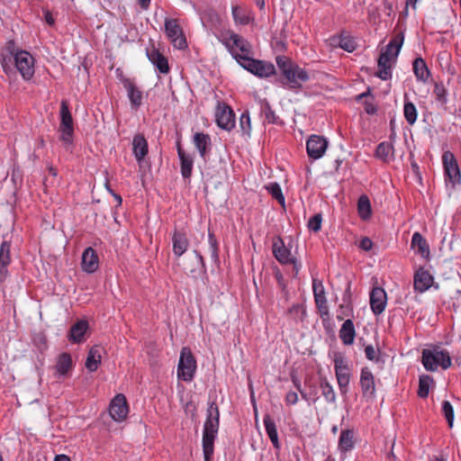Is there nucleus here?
Returning a JSON list of instances; mask_svg holds the SVG:
<instances>
[{
	"instance_id": "1",
	"label": "nucleus",
	"mask_w": 461,
	"mask_h": 461,
	"mask_svg": "<svg viewBox=\"0 0 461 461\" xmlns=\"http://www.w3.org/2000/svg\"><path fill=\"white\" fill-rule=\"evenodd\" d=\"M14 61L15 68L24 80H30L34 75V59L26 50H19L13 41L7 42L2 67L6 74L12 71L10 64Z\"/></svg>"
},
{
	"instance_id": "2",
	"label": "nucleus",
	"mask_w": 461,
	"mask_h": 461,
	"mask_svg": "<svg viewBox=\"0 0 461 461\" xmlns=\"http://www.w3.org/2000/svg\"><path fill=\"white\" fill-rule=\"evenodd\" d=\"M403 40L404 36L402 32L397 34L390 41L386 49L381 51L377 60L378 69L375 73L376 77L384 81L391 79L392 62L398 57L403 44Z\"/></svg>"
},
{
	"instance_id": "3",
	"label": "nucleus",
	"mask_w": 461,
	"mask_h": 461,
	"mask_svg": "<svg viewBox=\"0 0 461 461\" xmlns=\"http://www.w3.org/2000/svg\"><path fill=\"white\" fill-rule=\"evenodd\" d=\"M219 409L214 402H211L207 409V418L203 431V451L204 461H210L213 454L214 439L219 429Z\"/></svg>"
},
{
	"instance_id": "4",
	"label": "nucleus",
	"mask_w": 461,
	"mask_h": 461,
	"mask_svg": "<svg viewBox=\"0 0 461 461\" xmlns=\"http://www.w3.org/2000/svg\"><path fill=\"white\" fill-rule=\"evenodd\" d=\"M276 64L289 88H299L309 79L308 73L285 57H277Z\"/></svg>"
},
{
	"instance_id": "5",
	"label": "nucleus",
	"mask_w": 461,
	"mask_h": 461,
	"mask_svg": "<svg viewBox=\"0 0 461 461\" xmlns=\"http://www.w3.org/2000/svg\"><path fill=\"white\" fill-rule=\"evenodd\" d=\"M421 362L424 368L429 372H435L438 367L446 370L451 366L452 361L449 352L439 346L422 350Z\"/></svg>"
},
{
	"instance_id": "6",
	"label": "nucleus",
	"mask_w": 461,
	"mask_h": 461,
	"mask_svg": "<svg viewBox=\"0 0 461 461\" xmlns=\"http://www.w3.org/2000/svg\"><path fill=\"white\" fill-rule=\"evenodd\" d=\"M222 43L239 65L242 62L243 59L253 56L250 43L242 36L233 32H228L223 36Z\"/></svg>"
},
{
	"instance_id": "7",
	"label": "nucleus",
	"mask_w": 461,
	"mask_h": 461,
	"mask_svg": "<svg viewBox=\"0 0 461 461\" xmlns=\"http://www.w3.org/2000/svg\"><path fill=\"white\" fill-rule=\"evenodd\" d=\"M196 360L187 347H184L180 351L179 361L177 365V377L185 382H191L196 371Z\"/></svg>"
},
{
	"instance_id": "8",
	"label": "nucleus",
	"mask_w": 461,
	"mask_h": 461,
	"mask_svg": "<svg viewBox=\"0 0 461 461\" xmlns=\"http://www.w3.org/2000/svg\"><path fill=\"white\" fill-rule=\"evenodd\" d=\"M442 165L446 185L455 187L461 183V172L455 155L447 150L442 155Z\"/></svg>"
},
{
	"instance_id": "9",
	"label": "nucleus",
	"mask_w": 461,
	"mask_h": 461,
	"mask_svg": "<svg viewBox=\"0 0 461 461\" xmlns=\"http://www.w3.org/2000/svg\"><path fill=\"white\" fill-rule=\"evenodd\" d=\"M165 32L174 48L184 50L187 47L185 36L177 19H165Z\"/></svg>"
},
{
	"instance_id": "10",
	"label": "nucleus",
	"mask_w": 461,
	"mask_h": 461,
	"mask_svg": "<svg viewBox=\"0 0 461 461\" xmlns=\"http://www.w3.org/2000/svg\"><path fill=\"white\" fill-rule=\"evenodd\" d=\"M240 66L258 77H269L276 73L275 66L272 63L255 59L252 56L243 59Z\"/></svg>"
},
{
	"instance_id": "11",
	"label": "nucleus",
	"mask_w": 461,
	"mask_h": 461,
	"mask_svg": "<svg viewBox=\"0 0 461 461\" xmlns=\"http://www.w3.org/2000/svg\"><path fill=\"white\" fill-rule=\"evenodd\" d=\"M59 131L60 132L61 140L67 144H71L73 141L74 123L68 103L65 100L60 104V123Z\"/></svg>"
},
{
	"instance_id": "12",
	"label": "nucleus",
	"mask_w": 461,
	"mask_h": 461,
	"mask_svg": "<svg viewBox=\"0 0 461 461\" xmlns=\"http://www.w3.org/2000/svg\"><path fill=\"white\" fill-rule=\"evenodd\" d=\"M334 369L340 392L341 393H346L350 382V372L346 359L342 357H336L334 359Z\"/></svg>"
},
{
	"instance_id": "13",
	"label": "nucleus",
	"mask_w": 461,
	"mask_h": 461,
	"mask_svg": "<svg viewBox=\"0 0 461 461\" xmlns=\"http://www.w3.org/2000/svg\"><path fill=\"white\" fill-rule=\"evenodd\" d=\"M129 413V408L126 398L123 394L118 393L111 401L109 405V414L111 418L117 422L123 421Z\"/></svg>"
},
{
	"instance_id": "14",
	"label": "nucleus",
	"mask_w": 461,
	"mask_h": 461,
	"mask_svg": "<svg viewBox=\"0 0 461 461\" xmlns=\"http://www.w3.org/2000/svg\"><path fill=\"white\" fill-rule=\"evenodd\" d=\"M217 125L230 131L235 125V114L231 108L224 104H219L215 113Z\"/></svg>"
},
{
	"instance_id": "15",
	"label": "nucleus",
	"mask_w": 461,
	"mask_h": 461,
	"mask_svg": "<svg viewBox=\"0 0 461 461\" xmlns=\"http://www.w3.org/2000/svg\"><path fill=\"white\" fill-rule=\"evenodd\" d=\"M370 307L375 315H380L386 307L387 294L384 288L375 286L369 294Z\"/></svg>"
},
{
	"instance_id": "16",
	"label": "nucleus",
	"mask_w": 461,
	"mask_h": 461,
	"mask_svg": "<svg viewBox=\"0 0 461 461\" xmlns=\"http://www.w3.org/2000/svg\"><path fill=\"white\" fill-rule=\"evenodd\" d=\"M434 282L432 275L423 267H420L413 276V288L415 292L422 294L428 291Z\"/></svg>"
},
{
	"instance_id": "17",
	"label": "nucleus",
	"mask_w": 461,
	"mask_h": 461,
	"mask_svg": "<svg viewBox=\"0 0 461 461\" xmlns=\"http://www.w3.org/2000/svg\"><path fill=\"white\" fill-rule=\"evenodd\" d=\"M81 267L87 274H93L98 269L99 258L93 248L88 247L84 250L81 258Z\"/></svg>"
},
{
	"instance_id": "18",
	"label": "nucleus",
	"mask_w": 461,
	"mask_h": 461,
	"mask_svg": "<svg viewBox=\"0 0 461 461\" xmlns=\"http://www.w3.org/2000/svg\"><path fill=\"white\" fill-rule=\"evenodd\" d=\"M177 156L180 160V172L185 179H189L192 176L194 167V158L191 154L186 153L181 145L177 144Z\"/></svg>"
},
{
	"instance_id": "19",
	"label": "nucleus",
	"mask_w": 461,
	"mask_h": 461,
	"mask_svg": "<svg viewBox=\"0 0 461 461\" xmlns=\"http://www.w3.org/2000/svg\"><path fill=\"white\" fill-rule=\"evenodd\" d=\"M360 386L364 396H375V378L368 367H364L360 375Z\"/></svg>"
},
{
	"instance_id": "20",
	"label": "nucleus",
	"mask_w": 461,
	"mask_h": 461,
	"mask_svg": "<svg viewBox=\"0 0 461 461\" xmlns=\"http://www.w3.org/2000/svg\"><path fill=\"white\" fill-rule=\"evenodd\" d=\"M273 253L276 260L281 264H294L295 262L291 251L285 248L281 239H277L274 241Z\"/></svg>"
},
{
	"instance_id": "21",
	"label": "nucleus",
	"mask_w": 461,
	"mask_h": 461,
	"mask_svg": "<svg viewBox=\"0 0 461 461\" xmlns=\"http://www.w3.org/2000/svg\"><path fill=\"white\" fill-rule=\"evenodd\" d=\"M123 86L127 91L131 107L138 109L142 104V91L130 79L124 80Z\"/></svg>"
},
{
	"instance_id": "22",
	"label": "nucleus",
	"mask_w": 461,
	"mask_h": 461,
	"mask_svg": "<svg viewBox=\"0 0 461 461\" xmlns=\"http://www.w3.org/2000/svg\"><path fill=\"white\" fill-rule=\"evenodd\" d=\"M11 263V242L4 240L0 245V281L7 276V266Z\"/></svg>"
},
{
	"instance_id": "23",
	"label": "nucleus",
	"mask_w": 461,
	"mask_h": 461,
	"mask_svg": "<svg viewBox=\"0 0 461 461\" xmlns=\"http://www.w3.org/2000/svg\"><path fill=\"white\" fill-rule=\"evenodd\" d=\"M147 57L149 60L162 73L167 74L169 71L168 62L166 57L160 53L157 49L152 48L147 50Z\"/></svg>"
},
{
	"instance_id": "24",
	"label": "nucleus",
	"mask_w": 461,
	"mask_h": 461,
	"mask_svg": "<svg viewBox=\"0 0 461 461\" xmlns=\"http://www.w3.org/2000/svg\"><path fill=\"white\" fill-rule=\"evenodd\" d=\"M172 247L174 255L181 257L188 249L189 241L185 232L175 230L172 235Z\"/></svg>"
},
{
	"instance_id": "25",
	"label": "nucleus",
	"mask_w": 461,
	"mask_h": 461,
	"mask_svg": "<svg viewBox=\"0 0 461 461\" xmlns=\"http://www.w3.org/2000/svg\"><path fill=\"white\" fill-rule=\"evenodd\" d=\"M411 247L421 258H429L430 255L429 246L426 239L420 232L416 231L412 234Z\"/></svg>"
},
{
	"instance_id": "26",
	"label": "nucleus",
	"mask_w": 461,
	"mask_h": 461,
	"mask_svg": "<svg viewBox=\"0 0 461 461\" xmlns=\"http://www.w3.org/2000/svg\"><path fill=\"white\" fill-rule=\"evenodd\" d=\"M148 151V142L144 136L141 134L135 135L132 140V152L138 163L142 162Z\"/></svg>"
},
{
	"instance_id": "27",
	"label": "nucleus",
	"mask_w": 461,
	"mask_h": 461,
	"mask_svg": "<svg viewBox=\"0 0 461 461\" xmlns=\"http://www.w3.org/2000/svg\"><path fill=\"white\" fill-rule=\"evenodd\" d=\"M355 337L356 330L354 323L350 319H348L343 322L339 330V339L344 345L350 346L354 343Z\"/></svg>"
},
{
	"instance_id": "28",
	"label": "nucleus",
	"mask_w": 461,
	"mask_h": 461,
	"mask_svg": "<svg viewBox=\"0 0 461 461\" xmlns=\"http://www.w3.org/2000/svg\"><path fill=\"white\" fill-rule=\"evenodd\" d=\"M194 144L202 158H205L211 147V138L208 134L197 132L194 135Z\"/></svg>"
},
{
	"instance_id": "29",
	"label": "nucleus",
	"mask_w": 461,
	"mask_h": 461,
	"mask_svg": "<svg viewBox=\"0 0 461 461\" xmlns=\"http://www.w3.org/2000/svg\"><path fill=\"white\" fill-rule=\"evenodd\" d=\"M413 73L418 81L422 83H426L430 76V71L428 68V66L425 60L419 57L416 58L412 62Z\"/></svg>"
},
{
	"instance_id": "30",
	"label": "nucleus",
	"mask_w": 461,
	"mask_h": 461,
	"mask_svg": "<svg viewBox=\"0 0 461 461\" xmlns=\"http://www.w3.org/2000/svg\"><path fill=\"white\" fill-rule=\"evenodd\" d=\"M231 13L237 24L247 25L253 20L252 12L247 7L232 6Z\"/></svg>"
},
{
	"instance_id": "31",
	"label": "nucleus",
	"mask_w": 461,
	"mask_h": 461,
	"mask_svg": "<svg viewBox=\"0 0 461 461\" xmlns=\"http://www.w3.org/2000/svg\"><path fill=\"white\" fill-rule=\"evenodd\" d=\"M88 329L86 321H78L71 328L68 335L70 341L74 343H80L84 340V336Z\"/></svg>"
},
{
	"instance_id": "32",
	"label": "nucleus",
	"mask_w": 461,
	"mask_h": 461,
	"mask_svg": "<svg viewBox=\"0 0 461 461\" xmlns=\"http://www.w3.org/2000/svg\"><path fill=\"white\" fill-rule=\"evenodd\" d=\"M72 358L68 353H62L59 356L55 369L58 377H65L72 368Z\"/></svg>"
},
{
	"instance_id": "33",
	"label": "nucleus",
	"mask_w": 461,
	"mask_h": 461,
	"mask_svg": "<svg viewBox=\"0 0 461 461\" xmlns=\"http://www.w3.org/2000/svg\"><path fill=\"white\" fill-rule=\"evenodd\" d=\"M102 348L95 346L88 351L86 360V367L90 372L97 370L102 359Z\"/></svg>"
},
{
	"instance_id": "34",
	"label": "nucleus",
	"mask_w": 461,
	"mask_h": 461,
	"mask_svg": "<svg viewBox=\"0 0 461 461\" xmlns=\"http://www.w3.org/2000/svg\"><path fill=\"white\" fill-rule=\"evenodd\" d=\"M264 426L266 429V432L271 440L275 448L278 449L280 447V443L278 439L277 429L275 421L271 419L269 414H266L263 419Z\"/></svg>"
},
{
	"instance_id": "35",
	"label": "nucleus",
	"mask_w": 461,
	"mask_h": 461,
	"mask_svg": "<svg viewBox=\"0 0 461 461\" xmlns=\"http://www.w3.org/2000/svg\"><path fill=\"white\" fill-rule=\"evenodd\" d=\"M375 157L383 162L391 161L393 158V146L387 141L379 143L375 149Z\"/></svg>"
},
{
	"instance_id": "36",
	"label": "nucleus",
	"mask_w": 461,
	"mask_h": 461,
	"mask_svg": "<svg viewBox=\"0 0 461 461\" xmlns=\"http://www.w3.org/2000/svg\"><path fill=\"white\" fill-rule=\"evenodd\" d=\"M357 212L361 220L367 221L372 215V207L369 198L363 194L358 198L357 201Z\"/></svg>"
},
{
	"instance_id": "37",
	"label": "nucleus",
	"mask_w": 461,
	"mask_h": 461,
	"mask_svg": "<svg viewBox=\"0 0 461 461\" xmlns=\"http://www.w3.org/2000/svg\"><path fill=\"white\" fill-rule=\"evenodd\" d=\"M354 447V432L351 429H344L341 431L339 438V448L342 452L349 451Z\"/></svg>"
},
{
	"instance_id": "38",
	"label": "nucleus",
	"mask_w": 461,
	"mask_h": 461,
	"mask_svg": "<svg viewBox=\"0 0 461 461\" xmlns=\"http://www.w3.org/2000/svg\"><path fill=\"white\" fill-rule=\"evenodd\" d=\"M403 115L406 122L412 125L417 121V109L416 106L407 99V96H404V104H403Z\"/></svg>"
},
{
	"instance_id": "39",
	"label": "nucleus",
	"mask_w": 461,
	"mask_h": 461,
	"mask_svg": "<svg viewBox=\"0 0 461 461\" xmlns=\"http://www.w3.org/2000/svg\"><path fill=\"white\" fill-rule=\"evenodd\" d=\"M434 383L432 377L427 375H420L419 378V388H418V395L419 397L425 399L428 397L429 393L430 385Z\"/></svg>"
},
{
	"instance_id": "40",
	"label": "nucleus",
	"mask_w": 461,
	"mask_h": 461,
	"mask_svg": "<svg viewBox=\"0 0 461 461\" xmlns=\"http://www.w3.org/2000/svg\"><path fill=\"white\" fill-rule=\"evenodd\" d=\"M267 192L275 198L281 205L285 206V196L282 193L281 187L277 183H270L266 186Z\"/></svg>"
},
{
	"instance_id": "41",
	"label": "nucleus",
	"mask_w": 461,
	"mask_h": 461,
	"mask_svg": "<svg viewBox=\"0 0 461 461\" xmlns=\"http://www.w3.org/2000/svg\"><path fill=\"white\" fill-rule=\"evenodd\" d=\"M261 114L265 116L268 123H276V117L269 104L266 100L260 102Z\"/></svg>"
},
{
	"instance_id": "42",
	"label": "nucleus",
	"mask_w": 461,
	"mask_h": 461,
	"mask_svg": "<svg viewBox=\"0 0 461 461\" xmlns=\"http://www.w3.org/2000/svg\"><path fill=\"white\" fill-rule=\"evenodd\" d=\"M433 94L435 95L436 100L442 104H446L447 102V89L445 88L442 82H436L434 85Z\"/></svg>"
},
{
	"instance_id": "43",
	"label": "nucleus",
	"mask_w": 461,
	"mask_h": 461,
	"mask_svg": "<svg viewBox=\"0 0 461 461\" xmlns=\"http://www.w3.org/2000/svg\"><path fill=\"white\" fill-rule=\"evenodd\" d=\"M441 411H442L443 415L445 416L449 428H452L453 427L455 414H454L453 406L450 403V402H448V401H443L442 402Z\"/></svg>"
},
{
	"instance_id": "44",
	"label": "nucleus",
	"mask_w": 461,
	"mask_h": 461,
	"mask_svg": "<svg viewBox=\"0 0 461 461\" xmlns=\"http://www.w3.org/2000/svg\"><path fill=\"white\" fill-rule=\"evenodd\" d=\"M306 150L312 161L317 159V135L312 134L306 142Z\"/></svg>"
},
{
	"instance_id": "45",
	"label": "nucleus",
	"mask_w": 461,
	"mask_h": 461,
	"mask_svg": "<svg viewBox=\"0 0 461 461\" xmlns=\"http://www.w3.org/2000/svg\"><path fill=\"white\" fill-rule=\"evenodd\" d=\"M339 48L348 52H353L357 48V43L353 37H351L348 34L342 33L341 34V45Z\"/></svg>"
},
{
	"instance_id": "46",
	"label": "nucleus",
	"mask_w": 461,
	"mask_h": 461,
	"mask_svg": "<svg viewBox=\"0 0 461 461\" xmlns=\"http://www.w3.org/2000/svg\"><path fill=\"white\" fill-rule=\"evenodd\" d=\"M240 127L243 134L249 135L251 131L250 117L249 113H241L240 117Z\"/></svg>"
},
{
	"instance_id": "47",
	"label": "nucleus",
	"mask_w": 461,
	"mask_h": 461,
	"mask_svg": "<svg viewBox=\"0 0 461 461\" xmlns=\"http://www.w3.org/2000/svg\"><path fill=\"white\" fill-rule=\"evenodd\" d=\"M208 242L211 250V257L214 261H217L219 259L218 243L215 236L212 232H209L208 234Z\"/></svg>"
},
{
	"instance_id": "48",
	"label": "nucleus",
	"mask_w": 461,
	"mask_h": 461,
	"mask_svg": "<svg viewBox=\"0 0 461 461\" xmlns=\"http://www.w3.org/2000/svg\"><path fill=\"white\" fill-rule=\"evenodd\" d=\"M321 388L323 396L325 397V399L328 402L335 401V398H336L335 393H334L332 387L328 383H321Z\"/></svg>"
},
{
	"instance_id": "49",
	"label": "nucleus",
	"mask_w": 461,
	"mask_h": 461,
	"mask_svg": "<svg viewBox=\"0 0 461 461\" xmlns=\"http://www.w3.org/2000/svg\"><path fill=\"white\" fill-rule=\"evenodd\" d=\"M365 355L368 360L378 361V350H376L372 345H368L365 348Z\"/></svg>"
},
{
	"instance_id": "50",
	"label": "nucleus",
	"mask_w": 461,
	"mask_h": 461,
	"mask_svg": "<svg viewBox=\"0 0 461 461\" xmlns=\"http://www.w3.org/2000/svg\"><path fill=\"white\" fill-rule=\"evenodd\" d=\"M359 248L365 251H369L373 248V241L368 237H364L359 241Z\"/></svg>"
},
{
	"instance_id": "51",
	"label": "nucleus",
	"mask_w": 461,
	"mask_h": 461,
	"mask_svg": "<svg viewBox=\"0 0 461 461\" xmlns=\"http://www.w3.org/2000/svg\"><path fill=\"white\" fill-rule=\"evenodd\" d=\"M326 42L332 48H339L341 45V34L331 36Z\"/></svg>"
},
{
	"instance_id": "52",
	"label": "nucleus",
	"mask_w": 461,
	"mask_h": 461,
	"mask_svg": "<svg viewBox=\"0 0 461 461\" xmlns=\"http://www.w3.org/2000/svg\"><path fill=\"white\" fill-rule=\"evenodd\" d=\"M328 147V140L326 138L319 136V158H321Z\"/></svg>"
},
{
	"instance_id": "53",
	"label": "nucleus",
	"mask_w": 461,
	"mask_h": 461,
	"mask_svg": "<svg viewBox=\"0 0 461 461\" xmlns=\"http://www.w3.org/2000/svg\"><path fill=\"white\" fill-rule=\"evenodd\" d=\"M307 228L310 231L317 232V214H313L309 219Z\"/></svg>"
},
{
	"instance_id": "54",
	"label": "nucleus",
	"mask_w": 461,
	"mask_h": 461,
	"mask_svg": "<svg viewBox=\"0 0 461 461\" xmlns=\"http://www.w3.org/2000/svg\"><path fill=\"white\" fill-rule=\"evenodd\" d=\"M285 401L287 404H295L298 401V395L295 392H288L286 393Z\"/></svg>"
},
{
	"instance_id": "55",
	"label": "nucleus",
	"mask_w": 461,
	"mask_h": 461,
	"mask_svg": "<svg viewBox=\"0 0 461 461\" xmlns=\"http://www.w3.org/2000/svg\"><path fill=\"white\" fill-rule=\"evenodd\" d=\"M44 18H45L46 23L49 25H53L54 24L55 20H54L51 13L50 11H44Z\"/></svg>"
},
{
	"instance_id": "56",
	"label": "nucleus",
	"mask_w": 461,
	"mask_h": 461,
	"mask_svg": "<svg viewBox=\"0 0 461 461\" xmlns=\"http://www.w3.org/2000/svg\"><path fill=\"white\" fill-rule=\"evenodd\" d=\"M323 326L329 334L334 333V324L330 323L323 318Z\"/></svg>"
},
{
	"instance_id": "57",
	"label": "nucleus",
	"mask_w": 461,
	"mask_h": 461,
	"mask_svg": "<svg viewBox=\"0 0 461 461\" xmlns=\"http://www.w3.org/2000/svg\"><path fill=\"white\" fill-rule=\"evenodd\" d=\"M312 294H313L314 300L317 303V291H318V288H317V279L314 278V277H312Z\"/></svg>"
},
{
	"instance_id": "58",
	"label": "nucleus",
	"mask_w": 461,
	"mask_h": 461,
	"mask_svg": "<svg viewBox=\"0 0 461 461\" xmlns=\"http://www.w3.org/2000/svg\"><path fill=\"white\" fill-rule=\"evenodd\" d=\"M365 110L368 114H373L376 112L375 106L372 104H366Z\"/></svg>"
},
{
	"instance_id": "59",
	"label": "nucleus",
	"mask_w": 461,
	"mask_h": 461,
	"mask_svg": "<svg viewBox=\"0 0 461 461\" xmlns=\"http://www.w3.org/2000/svg\"><path fill=\"white\" fill-rule=\"evenodd\" d=\"M54 461H70L69 457L66 455H58Z\"/></svg>"
},
{
	"instance_id": "60",
	"label": "nucleus",
	"mask_w": 461,
	"mask_h": 461,
	"mask_svg": "<svg viewBox=\"0 0 461 461\" xmlns=\"http://www.w3.org/2000/svg\"><path fill=\"white\" fill-rule=\"evenodd\" d=\"M418 0H406L405 2V13L407 14L408 12V5H411L413 8H415V5H416V3H417Z\"/></svg>"
},
{
	"instance_id": "61",
	"label": "nucleus",
	"mask_w": 461,
	"mask_h": 461,
	"mask_svg": "<svg viewBox=\"0 0 461 461\" xmlns=\"http://www.w3.org/2000/svg\"><path fill=\"white\" fill-rule=\"evenodd\" d=\"M139 1H140V5L142 8H147L149 5L151 0H139Z\"/></svg>"
},
{
	"instance_id": "62",
	"label": "nucleus",
	"mask_w": 461,
	"mask_h": 461,
	"mask_svg": "<svg viewBox=\"0 0 461 461\" xmlns=\"http://www.w3.org/2000/svg\"><path fill=\"white\" fill-rule=\"evenodd\" d=\"M113 196L115 198V201L117 202L118 205H121L122 202L121 195L117 194H113Z\"/></svg>"
},
{
	"instance_id": "63",
	"label": "nucleus",
	"mask_w": 461,
	"mask_h": 461,
	"mask_svg": "<svg viewBox=\"0 0 461 461\" xmlns=\"http://www.w3.org/2000/svg\"><path fill=\"white\" fill-rule=\"evenodd\" d=\"M257 5L260 8V9H263L264 6H265V0H255Z\"/></svg>"
},
{
	"instance_id": "64",
	"label": "nucleus",
	"mask_w": 461,
	"mask_h": 461,
	"mask_svg": "<svg viewBox=\"0 0 461 461\" xmlns=\"http://www.w3.org/2000/svg\"><path fill=\"white\" fill-rule=\"evenodd\" d=\"M369 93H370V92H369V90H368L367 92H365V93H362V94L358 95L357 96V100H360V99H362L363 97H366V96L369 95Z\"/></svg>"
}]
</instances>
